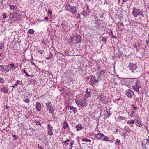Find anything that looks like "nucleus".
Returning a JSON list of instances; mask_svg holds the SVG:
<instances>
[{"label": "nucleus", "mask_w": 149, "mask_h": 149, "mask_svg": "<svg viewBox=\"0 0 149 149\" xmlns=\"http://www.w3.org/2000/svg\"><path fill=\"white\" fill-rule=\"evenodd\" d=\"M132 86L135 91L139 93V89L141 88L140 80L136 78L134 79L132 81Z\"/></svg>", "instance_id": "1"}, {"label": "nucleus", "mask_w": 149, "mask_h": 149, "mask_svg": "<svg viewBox=\"0 0 149 149\" xmlns=\"http://www.w3.org/2000/svg\"><path fill=\"white\" fill-rule=\"evenodd\" d=\"M132 13L134 17H136L138 16L143 17H144V11L141 9L137 8L135 7L133 8V11Z\"/></svg>", "instance_id": "2"}, {"label": "nucleus", "mask_w": 149, "mask_h": 149, "mask_svg": "<svg viewBox=\"0 0 149 149\" xmlns=\"http://www.w3.org/2000/svg\"><path fill=\"white\" fill-rule=\"evenodd\" d=\"M142 149H149V137L148 139H144L141 141Z\"/></svg>", "instance_id": "3"}, {"label": "nucleus", "mask_w": 149, "mask_h": 149, "mask_svg": "<svg viewBox=\"0 0 149 149\" xmlns=\"http://www.w3.org/2000/svg\"><path fill=\"white\" fill-rule=\"evenodd\" d=\"M121 79L122 81V83L123 84H125L126 86L132 84L133 79L134 78H121Z\"/></svg>", "instance_id": "4"}, {"label": "nucleus", "mask_w": 149, "mask_h": 149, "mask_svg": "<svg viewBox=\"0 0 149 149\" xmlns=\"http://www.w3.org/2000/svg\"><path fill=\"white\" fill-rule=\"evenodd\" d=\"M90 77H91V78L90 80L89 84L90 85L92 86H93L96 83L98 82L99 81V79L100 80L101 79L100 78V76H99L98 79L96 78L94 76L91 75L90 76Z\"/></svg>", "instance_id": "5"}, {"label": "nucleus", "mask_w": 149, "mask_h": 149, "mask_svg": "<svg viewBox=\"0 0 149 149\" xmlns=\"http://www.w3.org/2000/svg\"><path fill=\"white\" fill-rule=\"evenodd\" d=\"M71 40L73 43L77 44L81 41V37L78 35H74L71 38Z\"/></svg>", "instance_id": "6"}, {"label": "nucleus", "mask_w": 149, "mask_h": 149, "mask_svg": "<svg viewBox=\"0 0 149 149\" xmlns=\"http://www.w3.org/2000/svg\"><path fill=\"white\" fill-rule=\"evenodd\" d=\"M65 8L67 10L70 11L73 14L76 13V9L77 8L76 7L72 6L69 4L66 6Z\"/></svg>", "instance_id": "7"}, {"label": "nucleus", "mask_w": 149, "mask_h": 149, "mask_svg": "<svg viewBox=\"0 0 149 149\" xmlns=\"http://www.w3.org/2000/svg\"><path fill=\"white\" fill-rule=\"evenodd\" d=\"M76 104L79 106H81L84 107L86 104V98H83L82 99H80L75 101Z\"/></svg>", "instance_id": "8"}, {"label": "nucleus", "mask_w": 149, "mask_h": 149, "mask_svg": "<svg viewBox=\"0 0 149 149\" xmlns=\"http://www.w3.org/2000/svg\"><path fill=\"white\" fill-rule=\"evenodd\" d=\"M128 67L129 68V70L132 72H134L138 68L136 64H134L132 63H130Z\"/></svg>", "instance_id": "9"}, {"label": "nucleus", "mask_w": 149, "mask_h": 149, "mask_svg": "<svg viewBox=\"0 0 149 149\" xmlns=\"http://www.w3.org/2000/svg\"><path fill=\"white\" fill-rule=\"evenodd\" d=\"M47 107V110H49V111L50 113H52L54 110L53 107L51 105L50 102H48L46 104Z\"/></svg>", "instance_id": "10"}, {"label": "nucleus", "mask_w": 149, "mask_h": 149, "mask_svg": "<svg viewBox=\"0 0 149 149\" xmlns=\"http://www.w3.org/2000/svg\"><path fill=\"white\" fill-rule=\"evenodd\" d=\"M125 95L129 98H131L132 97L134 94L133 92L130 89H128L126 90L125 92Z\"/></svg>", "instance_id": "11"}, {"label": "nucleus", "mask_w": 149, "mask_h": 149, "mask_svg": "<svg viewBox=\"0 0 149 149\" xmlns=\"http://www.w3.org/2000/svg\"><path fill=\"white\" fill-rule=\"evenodd\" d=\"M100 100L102 101L105 104H107L108 103V98L105 96L101 95L98 97Z\"/></svg>", "instance_id": "12"}, {"label": "nucleus", "mask_w": 149, "mask_h": 149, "mask_svg": "<svg viewBox=\"0 0 149 149\" xmlns=\"http://www.w3.org/2000/svg\"><path fill=\"white\" fill-rule=\"evenodd\" d=\"M48 129V134L50 136L53 134V127L51 126L50 124H48L47 125Z\"/></svg>", "instance_id": "13"}, {"label": "nucleus", "mask_w": 149, "mask_h": 149, "mask_svg": "<svg viewBox=\"0 0 149 149\" xmlns=\"http://www.w3.org/2000/svg\"><path fill=\"white\" fill-rule=\"evenodd\" d=\"M109 138L105 136L104 134H102L101 135V137L100 139V140L103 141H110L109 140Z\"/></svg>", "instance_id": "14"}, {"label": "nucleus", "mask_w": 149, "mask_h": 149, "mask_svg": "<svg viewBox=\"0 0 149 149\" xmlns=\"http://www.w3.org/2000/svg\"><path fill=\"white\" fill-rule=\"evenodd\" d=\"M1 90L4 93L7 94L8 92V89L5 86H3L1 88Z\"/></svg>", "instance_id": "15"}, {"label": "nucleus", "mask_w": 149, "mask_h": 149, "mask_svg": "<svg viewBox=\"0 0 149 149\" xmlns=\"http://www.w3.org/2000/svg\"><path fill=\"white\" fill-rule=\"evenodd\" d=\"M17 14V12H13L10 14L9 17L10 19L13 18H14L17 17V16H15Z\"/></svg>", "instance_id": "16"}, {"label": "nucleus", "mask_w": 149, "mask_h": 149, "mask_svg": "<svg viewBox=\"0 0 149 149\" xmlns=\"http://www.w3.org/2000/svg\"><path fill=\"white\" fill-rule=\"evenodd\" d=\"M75 127L77 129V131L81 130L83 128V127L81 126V124H78Z\"/></svg>", "instance_id": "17"}, {"label": "nucleus", "mask_w": 149, "mask_h": 149, "mask_svg": "<svg viewBox=\"0 0 149 149\" xmlns=\"http://www.w3.org/2000/svg\"><path fill=\"white\" fill-rule=\"evenodd\" d=\"M36 108L38 111H40L41 109V105L40 103H37L36 105Z\"/></svg>", "instance_id": "18"}, {"label": "nucleus", "mask_w": 149, "mask_h": 149, "mask_svg": "<svg viewBox=\"0 0 149 149\" xmlns=\"http://www.w3.org/2000/svg\"><path fill=\"white\" fill-rule=\"evenodd\" d=\"M102 134V133H98L97 134L94 135V137L97 139L100 140V139L101 137V135Z\"/></svg>", "instance_id": "19"}, {"label": "nucleus", "mask_w": 149, "mask_h": 149, "mask_svg": "<svg viewBox=\"0 0 149 149\" xmlns=\"http://www.w3.org/2000/svg\"><path fill=\"white\" fill-rule=\"evenodd\" d=\"M69 108L70 110H72V112H74V113H75L76 112L77 109L75 107L73 106H69L68 108Z\"/></svg>", "instance_id": "20"}, {"label": "nucleus", "mask_w": 149, "mask_h": 149, "mask_svg": "<svg viewBox=\"0 0 149 149\" xmlns=\"http://www.w3.org/2000/svg\"><path fill=\"white\" fill-rule=\"evenodd\" d=\"M95 27L97 29H99L100 28L101 25V23L100 22H95Z\"/></svg>", "instance_id": "21"}, {"label": "nucleus", "mask_w": 149, "mask_h": 149, "mask_svg": "<svg viewBox=\"0 0 149 149\" xmlns=\"http://www.w3.org/2000/svg\"><path fill=\"white\" fill-rule=\"evenodd\" d=\"M15 86H17L18 85H23V84L21 81H20L17 80L16 81V83L15 84Z\"/></svg>", "instance_id": "22"}, {"label": "nucleus", "mask_w": 149, "mask_h": 149, "mask_svg": "<svg viewBox=\"0 0 149 149\" xmlns=\"http://www.w3.org/2000/svg\"><path fill=\"white\" fill-rule=\"evenodd\" d=\"M53 56V55L50 52L49 54L47 55V56L46 57V59H51Z\"/></svg>", "instance_id": "23"}, {"label": "nucleus", "mask_w": 149, "mask_h": 149, "mask_svg": "<svg viewBox=\"0 0 149 149\" xmlns=\"http://www.w3.org/2000/svg\"><path fill=\"white\" fill-rule=\"evenodd\" d=\"M106 72V71L104 70L102 68L101 69V70L100 72V75L103 76L104 74Z\"/></svg>", "instance_id": "24"}, {"label": "nucleus", "mask_w": 149, "mask_h": 149, "mask_svg": "<svg viewBox=\"0 0 149 149\" xmlns=\"http://www.w3.org/2000/svg\"><path fill=\"white\" fill-rule=\"evenodd\" d=\"M63 124L64 125L63 126V127L64 129H65L68 127V125L67 122L64 121Z\"/></svg>", "instance_id": "25"}, {"label": "nucleus", "mask_w": 149, "mask_h": 149, "mask_svg": "<svg viewBox=\"0 0 149 149\" xmlns=\"http://www.w3.org/2000/svg\"><path fill=\"white\" fill-rule=\"evenodd\" d=\"M126 118L125 117H123L122 116H119L117 118L116 120L118 121H120L122 120H125Z\"/></svg>", "instance_id": "26"}, {"label": "nucleus", "mask_w": 149, "mask_h": 149, "mask_svg": "<svg viewBox=\"0 0 149 149\" xmlns=\"http://www.w3.org/2000/svg\"><path fill=\"white\" fill-rule=\"evenodd\" d=\"M88 12L86 10H83L82 12H81V14L84 16H86L87 15Z\"/></svg>", "instance_id": "27"}, {"label": "nucleus", "mask_w": 149, "mask_h": 149, "mask_svg": "<svg viewBox=\"0 0 149 149\" xmlns=\"http://www.w3.org/2000/svg\"><path fill=\"white\" fill-rule=\"evenodd\" d=\"M9 7H10V9L11 10H14L15 8L16 7V6L13 4H10L9 5Z\"/></svg>", "instance_id": "28"}, {"label": "nucleus", "mask_w": 149, "mask_h": 149, "mask_svg": "<svg viewBox=\"0 0 149 149\" xmlns=\"http://www.w3.org/2000/svg\"><path fill=\"white\" fill-rule=\"evenodd\" d=\"M124 130L125 132H131V129L128 127H125L124 128Z\"/></svg>", "instance_id": "29"}, {"label": "nucleus", "mask_w": 149, "mask_h": 149, "mask_svg": "<svg viewBox=\"0 0 149 149\" xmlns=\"http://www.w3.org/2000/svg\"><path fill=\"white\" fill-rule=\"evenodd\" d=\"M91 93L90 92H88V93H86L84 95V97L85 98H88L89 97L91 96Z\"/></svg>", "instance_id": "30"}, {"label": "nucleus", "mask_w": 149, "mask_h": 149, "mask_svg": "<svg viewBox=\"0 0 149 149\" xmlns=\"http://www.w3.org/2000/svg\"><path fill=\"white\" fill-rule=\"evenodd\" d=\"M135 123L137 126L139 127H141L142 126L141 122L140 121H139L138 120L136 121Z\"/></svg>", "instance_id": "31"}, {"label": "nucleus", "mask_w": 149, "mask_h": 149, "mask_svg": "<svg viewBox=\"0 0 149 149\" xmlns=\"http://www.w3.org/2000/svg\"><path fill=\"white\" fill-rule=\"evenodd\" d=\"M111 81L113 83H114V84H117V82L116 78H114L112 79H111Z\"/></svg>", "instance_id": "32"}, {"label": "nucleus", "mask_w": 149, "mask_h": 149, "mask_svg": "<svg viewBox=\"0 0 149 149\" xmlns=\"http://www.w3.org/2000/svg\"><path fill=\"white\" fill-rule=\"evenodd\" d=\"M34 31L33 29H29L28 31V33L30 34L34 33Z\"/></svg>", "instance_id": "33"}, {"label": "nucleus", "mask_w": 149, "mask_h": 149, "mask_svg": "<svg viewBox=\"0 0 149 149\" xmlns=\"http://www.w3.org/2000/svg\"><path fill=\"white\" fill-rule=\"evenodd\" d=\"M102 40L103 42H104L105 43L107 42V38L105 37H102Z\"/></svg>", "instance_id": "34"}, {"label": "nucleus", "mask_w": 149, "mask_h": 149, "mask_svg": "<svg viewBox=\"0 0 149 149\" xmlns=\"http://www.w3.org/2000/svg\"><path fill=\"white\" fill-rule=\"evenodd\" d=\"M146 42L147 46L149 47V34H148V37L146 40Z\"/></svg>", "instance_id": "35"}, {"label": "nucleus", "mask_w": 149, "mask_h": 149, "mask_svg": "<svg viewBox=\"0 0 149 149\" xmlns=\"http://www.w3.org/2000/svg\"><path fill=\"white\" fill-rule=\"evenodd\" d=\"M120 140H118V139H116L115 142V144L116 145H118L120 144Z\"/></svg>", "instance_id": "36"}, {"label": "nucleus", "mask_w": 149, "mask_h": 149, "mask_svg": "<svg viewBox=\"0 0 149 149\" xmlns=\"http://www.w3.org/2000/svg\"><path fill=\"white\" fill-rule=\"evenodd\" d=\"M4 43L3 42L0 43V49H2L4 47Z\"/></svg>", "instance_id": "37"}, {"label": "nucleus", "mask_w": 149, "mask_h": 149, "mask_svg": "<svg viewBox=\"0 0 149 149\" xmlns=\"http://www.w3.org/2000/svg\"><path fill=\"white\" fill-rule=\"evenodd\" d=\"M30 100L28 98H25L23 100L24 102L26 103H29Z\"/></svg>", "instance_id": "38"}, {"label": "nucleus", "mask_w": 149, "mask_h": 149, "mask_svg": "<svg viewBox=\"0 0 149 149\" xmlns=\"http://www.w3.org/2000/svg\"><path fill=\"white\" fill-rule=\"evenodd\" d=\"M8 67V66H5L2 69H1L0 70L2 72L5 71L6 70V68Z\"/></svg>", "instance_id": "39"}, {"label": "nucleus", "mask_w": 149, "mask_h": 149, "mask_svg": "<svg viewBox=\"0 0 149 149\" xmlns=\"http://www.w3.org/2000/svg\"><path fill=\"white\" fill-rule=\"evenodd\" d=\"M10 65L11 67L10 68V69H11L13 68H14L15 69L16 68V67L15 66L14 64L13 63H11Z\"/></svg>", "instance_id": "40"}, {"label": "nucleus", "mask_w": 149, "mask_h": 149, "mask_svg": "<svg viewBox=\"0 0 149 149\" xmlns=\"http://www.w3.org/2000/svg\"><path fill=\"white\" fill-rule=\"evenodd\" d=\"M82 141H85L87 142H91V140H88V139H82Z\"/></svg>", "instance_id": "41"}, {"label": "nucleus", "mask_w": 149, "mask_h": 149, "mask_svg": "<svg viewBox=\"0 0 149 149\" xmlns=\"http://www.w3.org/2000/svg\"><path fill=\"white\" fill-rule=\"evenodd\" d=\"M131 108L133 109L134 110H136L137 109V107L135 106L134 104H132L131 105Z\"/></svg>", "instance_id": "42"}, {"label": "nucleus", "mask_w": 149, "mask_h": 149, "mask_svg": "<svg viewBox=\"0 0 149 149\" xmlns=\"http://www.w3.org/2000/svg\"><path fill=\"white\" fill-rule=\"evenodd\" d=\"M93 16L94 17H95V18H94V20H95V21H99L100 20L95 15H94Z\"/></svg>", "instance_id": "43"}, {"label": "nucleus", "mask_w": 149, "mask_h": 149, "mask_svg": "<svg viewBox=\"0 0 149 149\" xmlns=\"http://www.w3.org/2000/svg\"><path fill=\"white\" fill-rule=\"evenodd\" d=\"M70 141V140L68 139H67L65 141H62V143H64V144L65 143H66L67 142H69Z\"/></svg>", "instance_id": "44"}, {"label": "nucleus", "mask_w": 149, "mask_h": 149, "mask_svg": "<svg viewBox=\"0 0 149 149\" xmlns=\"http://www.w3.org/2000/svg\"><path fill=\"white\" fill-rule=\"evenodd\" d=\"M74 141H72L70 143V147H71V148H72V147H73L72 145L73 144H74Z\"/></svg>", "instance_id": "45"}, {"label": "nucleus", "mask_w": 149, "mask_h": 149, "mask_svg": "<svg viewBox=\"0 0 149 149\" xmlns=\"http://www.w3.org/2000/svg\"><path fill=\"white\" fill-rule=\"evenodd\" d=\"M4 81V79L3 78L0 77V83H3Z\"/></svg>", "instance_id": "46"}, {"label": "nucleus", "mask_w": 149, "mask_h": 149, "mask_svg": "<svg viewBox=\"0 0 149 149\" xmlns=\"http://www.w3.org/2000/svg\"><path fill=\"white\" fill-rule=\"evenodd\" d=\"M2 16L3 17V19H4L6 18L7 17V15L5 13H3L2 15Z\"/></svg>", "instance_id": "47"}, {"label": "nucleus", "mask_w": 149, "mask_h": 149, "mask_svg": "<svg viewBox=\"0 0 149 149\" xmlns=\"http://www.w3.org/2000/svg\"><path fill=\"white\" fill-rule=\"evenodd\" d=\"M12 137L13 139H14L15 140H17V136L15 135H12Z\"/></svg>", "instance_id": "48"}, {"label": "nucleus", "mask_w": 149, "mask_h": 149, "mask_svg": "<svg viewBox=\"0 0 149 149\" xmlns=\"http://www.w3.org/2000/svg\"><path fill=\"white\" fill-rule=\"evenodd\" d=\"M134 111H132L131 113V114L130 115V117H133V114L134 113Z\"/></svg>", "instance_id": "49"}, {"label": "nucleus", "mask_w": 149, "mask_h": 149, "mask_svg": "<svg viewBox=\"0 0 149 149\" xmlns=\"http://www.w3.org/2000/svg\"><path fill=\"white\" fill-rule=\"evenodd\" d=\"M90 92V91H89L88 90V88H87V89H86V91H85V93H88V92Z\"/></svg>", "instance_id": "50"}, {"label": "nucleus", "mask_w": 149, "mask_h": 149, "mask_svg": "<svg viewBox=\"0 0 149 149\" xmlns=\"http://www.w3.org/2000/svg\"><path fill=\"white\" fill-rule=\"evenodd\" d=\"M25 68L24 69H23V70H22V72H23L24 73H25L26 72L25 71Z\"/></svg>", "instance_id": "51"}, {"label": "nucleus", "mask_w": 149, "mask_h": 149, "mask_svg": "<svg viewBox=\"0 0 149 149\" xmlns=\"http://www.w3.org/2000/svg\"><path fill=\"white\" fill-rule=\"evenodd\" d=\"M118 24H119L120 26H124V25L123 24V23L122 22H118Z\"/></svg>", "instance_id": "52"}, {"label": "nucleus", "mask_w": 149, "mask_h": 149, "mask_svg": "<svg viewBox=\"0 0 149 149\" xmlns=\"http://www.w3.org/2000/svg\"><path fill=\"white\" fill-rule=\"evenodd\" d=\"M45 19L46 21H47L48 19V18L47 17H45Z\"/></svg>", "instance_id": "53"}, {"label": "nucleus", "mask_w": 149, "mask_h": 149, "mask_svg": "<svg viewBox=\"0 0 149 149\" xmlns=\"http://www.w3.org/2000/svg\"><path fill=\"white\" fill-rule=\"evenodd\" d=\"M111 115V113H110V111L109 112V113H107V117H109V115Z\"/></svg>", "instance_id": "54"}, {"label": "nucleus", "mask_w": 149, "mask_h": 149, "mask_svg": "<svg viewBox=\"0 0 149 149\" xmlns=\"http://www.w3.org/2000/svg\"><path fill=\"white\" fill-rule=\"evenodd\" d=\"M5 65H0V67H1V69H2L3 68Z\"/></svg>", "instance_id": "55"}, {"label": "nucleus", "mask_w": 149, "mask_h": 149, "mask_svg": "<svg viewBox=\"0 0 149 149\" xmlns=\"http://www.w3.org/2000/svg\"><path fill=\"white\" fill-rule=\"evenodd\" d=\"M48 14H50V15H51L52 14V12L51 11H48Z\"/></svg>", "instance_id": "56"}, {"label": "nucleus", "mask_w": 149, "mask_h": 149, "mask_svg": "<svg viewBox=\"0 0 149 149\" xmlns=\"http://www.w3.org/2000/svg\"><path fill=\"white\" fill-rule=\"evenodd\" d=\"M131 124H133L135 122L134 120H132L131 121Z\"/></svg>", "instance_id": "57"}, {"label": "nucleus", "mask_w": 149, "mask_h": 149, "mask_svg": "<svg viewBox=\"0 0 149 149\" xmlns=\"http://www.w3.org/2000/svg\"><path fill=\"white\" fill-rule=\"evenodd\" d=\"M25 74L27 76H28V77H30V75H29L28 74H27V73L26 72Z\"/></svg>", "instance_id": "58"}, {"label": "nucleus", "mask_w": 149, "mask_h": 149, "mask_svg": "<svg viewBox=\"0 0 149 149\" xmlns=\"http://www.w3.org/2000/svg\"><path fill=\"white\" fill-rule=\"evenodd\" d=\"M131 121L130 120H129L127 122V123L130 124L131 123Z\"/></svg>", "instance_id": "59"}, {"label": "nucleus", "mask_w": 149, "mask_h": 149, "mask_svg": "<svg viewBox=\"0 0 149 149\" xmlns=\"http://www.w3.org/2000/svg\"><path fill=\"white\" fill-rule=\"evenodd\" d=\"M9 70L8 69L6 68V70L5 71L6 72H8L9 71Z\"/></svg>", "instance_id": "60"}, {"label": "nucleus", "mask_w": 149, "mask_h": 149, "mask_svg": "<svg viewBox=\"0 0 149 149\" xmlns=\"http://www.w3.org/2000/svg\"><path fill=\"white\" fill-rule=\"evenodd\" d=\"M15 86H15V85H14H14H13V86H11V87H13V89H12V90H13V88H14L15 87Z\"/></svg>", "instance_id": "61"}, {"label": "nucleus", "mask_w": 149, "mask_h": 149, "mask_svg": "<svg viewBox=\"0 0 149 149\" xmlns=\"http://www.w3.org/2000/svg\"><path fill=\"white\" fill-rule=\"evenodd\" d=\"M63 92H65L66 91V89L65 88H64L63 89Z\"/></svg>", "instance_id": "62"}, {"label": "nucleus", "mask_w": 149, "mask_h": 149, "mask_svg": "<svg viewBox=\"0 0 149 149\" xmlns=\"http://www.w3.org/2000/svg\"><path fill=\"white\" fill-rule=\"evenodd\" d=\"M37 124L40 125V123L39 121H38L37 123Z\"/></svg>", "instance_id": "63"}, {"label": "nucleus", "mask_w": 149, "mask_h": 149, "mask_svg": "<svg viewBox=\"0 0 149 149\" xmlns=\"http://www.w3.org/2000/svg\"><path fill=\"white\" fill-rule=\"evenodd\" d=\"M89 7L88 6H87V10L88 11V12L89 13V11H88Z\"/></svg>", "instance_id": "64"}]
</instances>
